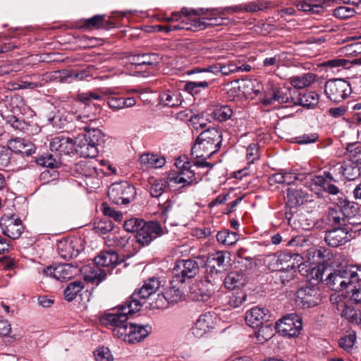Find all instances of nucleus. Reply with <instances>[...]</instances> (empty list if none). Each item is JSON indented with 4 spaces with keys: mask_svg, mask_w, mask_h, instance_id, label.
<instances>
[{
    "mask_svg": "<svg viewBox=\"0 0 361 361\" xmlns=\"http://www.w3.org/2000/svg\"><path fill=\"white\" fill-rule=\"evenodd\" d=\"M80 267L72 264H59L44 269V274L59 281L71 279L80 272Z\"/></svg>",
    "mask_w": 361,
    "mask_h": 361,
    "instance_id": "dca6fc26",
    "label": "nucleus"
},
{
    "mask_svg": "<svg viewBox=\"0 0 361 361\" xmlns=\"http://www.w3.org/2000/svg\"><path fill=\"white\" fill-rule=\"evenodd\" d=\"M352 92L350 83L341 78L327 81L324 86L326 97L333 102H340L346 99Z\"/></svg>",
    "mask_w": 361,
    "mask_h": 361,
    "instance_id": "ddd939ff",
    "label": "nucleus"
},
{
    "mask_svg": "<svg viewBox=\"0 0 361 361\" xmlns=\"http://www.w3.org/2000/svg\"><path fill=\"white\" fill-rule=\"evenodd\" d=\"M207 71L212 73H221L223 75H228L231 73H235L236 71V65L231 63L228 66L221 63H216L207 66Z\"/></svg>",
    "mask_w": 361,
    "mask_h": 361,
    "instance_id": "5fc2aeb1",
    "label": "nucleus"
},
{
    "mask_svg": "<svg viewBox=\"0 0 361 361\" xmlns=\"http://www.w3.org/2000/svg\"><path fill=\"white\" fill-rule=\"evenodd\" d=\"M269 311L265 307H254L247 311L245 314V322L247 324L252 328L259 327L267 320Z\"/></svg>",
    "mask_w": 361,
    "mask_h": 361,
    "instance_id": "bb28decb",
    "label": "nucleus"
},
{
    "mask_svg": "<svg viewBox=\"0 0 361 361\" xmlns=\"http://www.w3.org/2000/svg\"><path fill=\"white\" fill-rule=\"evenodd\" d=\"M114 228V223L106 217L102 219L94 224V229L95 232L100 234H106L111 231Z\"/></svg>",
    "mask_w": 361,
    "mask_h": 361,
    "instance_id": "864d4df0",
    "label": "nucleus"
},
{
    "mask_svg": "<svg viewBox=\"0 0 361 361\" xmlns=\"http://www.w3.org/2000/svg\"><path fill=\"white\" fill-rule=\"evenodd\" d=\"M297 93V90L291 87L282 86L275 87L272 89V94L270 97L263 99L262 104L265 106L271 105L277 102L279 104H292V98Z\"/></svg>",
    "mask_w": 361,
    "mask_h": 361,
    "instance_id": "a211bd4d",
    "label": "nucleus"
},
{
    "mask_svg": "<svg viewBox=\"0 0 361 361\" xmlns=\"http://www.w3.org/2000/svg\"><path fill=\"white\" fill-rule=\"evenodd\" d=\"M204 14V11L203 8H200L199 10H195L192 8H188L183 7L180 12H173L171 13L173 19L175 21H181L186 20V19L183 20V17H185L186 18H190V16H199Z\"/></svg>",
    "mask_w": 361,
    "mask_h": 361,
    "instance_id": "de8ad7c7",
    "label": "nucleus"
},
{
    "mask_svg": "<svg viewBox=\"0 0 361 361\" xmlns=\"http://www.w3.org/2000/svg\"><path fill=\"white\" fill-rule=\"evenodd\" d=\"M160 286L158 278H150L136 289L124 302L117 308L116 313H108L101 318V322L109 326L117 338H145L152 332L149 324L142 325L128 323V315L140 310L144 300L155 293Z\"/></svg>",
    "mask_w": 361,
    "mask_h": 361,
    "instance_id": "f257e3e1",
    "label": "nucleus"
},
{
    "mask_svg": "<svg viewBox=\"0 0 361 361\" xmlns=\"http://www.w3.org/2000/svg\"><path fill=\"white\" fill-rule=\"evenodd\" d=\"M201 166H210L208 161L195 159L193 163L185 161L182 166H178L179 171L175 174H170L171 182L176 184H183V186H190L197 184L201 180L202 173L198 171Z\"/></svg>",
    "mask_w": 361,
    "mask_h": 361,
    "instance_id": "423d86ee",
    "label": "nucleus"
},
{
    "mask_svg": "<svg viewBox=\"0 0 361 361\" xmlns=\"http://www.w3.org/2000/svg\"><path fill=\"white\" fill-rule=\"evenodd\" d=\"M348 155L347 159L350 161L353 165L361 171V145L352 144L347 147Z\"/></svg>",
    "mask_w": 361,
    "mask_h": 361,
    "instance_id": "c03bdc74",
    "label": "nucleus"
},
{
    "mask_svg": "<svg viewBox=\"0 0 361 361\" xmlns=\"http://www.w3.org/2000/svg\"><path fill=\"white\" fill-rule=\"evenodd\" d=\"M348 155L347 159L350 161L353 165L361 171V145L352 144L347 147Z\"/></svg>",
    "mask_w": 361,
    "mask_h": 361,
    "instance_id": "37998d69",
    "label": "nucleus"
},
{
    "mask_svg": "<svg viewBox=\"0 0 361 361\" xmlns=\"http://www.w3.org/2000/svg\"><path fill=\"white\" fill-rule=\"evenodd\" d=\"M94 262L99 267H103L107 271V274H111V271L115 268L122 260L119 259L118 254L114 250L102 251L94 257Z\"/></svg>",
    "mask_w": 361,
    "mask_h": 361,
    "instance_id": "4be33fe9",
    "label": "nucleus"
},
{
    "mask_svg": "<svg viewBox=\"0 0 361 361\" xmlns=\"http://www.w3.org/2000/svg\"><path fill=\"white\" fill-rule=\"evenodd\" d=\"M355 9L349 6H338L333 11L334 16L341 20L351 18L355 14Z\"/></svg>",
    "mask_w": 361,
    "mask_h": 361,
    "instance_id": "bf43d9fd",
    "label": "nucleus"
},
{
    "mask_svg": "<svg viewBox=\"0 0 361 361\" xmlns=\"http://www.w3.org/2000/svg\"><path fill=\"white\" fill-rule=\"evenodd\" d=\"M300 182L302 183L305 187L308 188L312 194V197L316 194V173L314 171L310 173H300Z\"/></svg>",
    "mask_w": 361,
    "mask_h": 361,
    "instance_id": "09e8293b",
    "label": "nucleus"
},
{
    "mask_svg": "<svg viewBox=\"0 0 361 361\" xmlns=\"http://www.w3.org/2000/svg\"><path fill=\"white\" fill-rule=\"evenodd\" d=\"M160 101L164 106L169 107L178 106L182 103L180 94L166 90L161 92L159 95Z\"/></svg>",
    "mask_w": 361,
    "mask_h": 361,
    "instance_id": "4c0bfd02",
    "label": "nucleus"
},
{
    "mask_svg": "<svg viewBox=\"0 0 361 361\" xmlns=\"http://www.w3.org/2000/svg\"><path fill=\"white\" fill-rule=\"evenodd\" d=\"M315 75L313 73H307L302 77L295 76L290 78V84L293 88L300 90L306 86L310 85L314 81Z\"/></svg>",
    "mask_w": 361,
    "mask_h": 361,
    "instance_id": "a18cd8bd",
    "label": "nucleus"
},
{
    "mask_svg": "<svg viewBox=\"0 0 361 361\" xmlns=\"http://www.w3.org/2000/svg\"><path fill=\"white\" fill-rule=\"evenodd\" d=\"M183 284L180 281L174 282V278L173 277L169 286L162 293L158 294L155 306L157 308H164L166 303L173 304L183 300L185 297L183 290Z\"/></svg>",
    "mask_w": 361,
    "mask_h": 361,
    "instance_id": "4468645a",
    "label": "nucleus"
},
{
    "mask_svg": "<svg viewBox=\"0 0 361 361\" xmlns=\"http://www.w3.org/2000/svg\"><path fill=\"white\" fill-rule=\"evenodd\" d=\"M221 142V132L215 128H208L197 137L191 149V155L195 159L207 161L220 149Z\"/></svg>",
    "mask_w": 361,
    "mask_h": 361,
    "instance_id": "20e7f679",
    "label": "nucleus"
},
{
    "mask_svg": "<svg viewBox=\"0 0 361 361\" xmlns=\"http://www.w3.org/2000/svg\"><path fill=\"white\" fill-rule=\"evenodd\" d=\"M0 228L4 235L13 240L19 238L24 230L22 221L15 215L3 216L0 219Z\"/></svg>",
    "mask_w": 361,
    "mask_h": 361,
    "instance_id": "2eb2a0df",
    "label": "nucleus"
},
{
    "mask_svg": "<svg viewBox=\"0 0 361 361\" xmlns=\"http://www.w3.org/2000/svg\"><path fill=\"white\" fill-rule=\"evenodd\" d=\"M316 276L313 279H306V284L298 290L297 300L300 302L304 307H314L316 304V283L314 281Z\"/></svg>",
    "mask_w": 361,
    "mask_h": 361,
    "instance_id": "f3484780",
    "label": "nucleus"
},
{
    "mask_svg": "<svg viewBox=\"0 0 361 361\" xmlns=\"http://www.w3.org/2000/svg\"><path fill=\"white\" fill-rule=\"evenodd\" d=\"M231 254L228 251H216L212 254L209 257V263L217 265L219 267L224 268L225 260L226 258H229Z\"/></svg>",
    "mask_w": 361,
    "mask_h": 361,
    "instance_id": "6e6d98bb",
    "label": "nucleus"
},
{
    "mask_svg": "<svg viewBox=\"0 0 361 361\" xmlns=\"http://www.w3.org/2000/svg\"><path fill=\"white\" fill-rule=\"evenodd\" d=\"M246 295L242 292L233 293L228 300L230 307L235 308L240 307L245 300Z\"/></svg>",
    "mask_w": 361,
    "mask_h": 361,
    "instance_id": "774afa93",
    "label": "nucleus"
},
{
    "mask_svg": "<svg viewBox=\"0 0 361 361\" xmlns=\"http://www.w3.org/2000/svg\"><path fill=\"white\" fill-rule=\"evenodd\" d=\"M140 162L146 168H161L164 166L166 160L163 157L151 153H144L140 157Z\"/></svg>",
    "mask_w": 361,
    "mask_h": 361,
    "instance_id": "2f4dec72",
    "label": "nucleus"
},
{
    "mask_svg": "<svg viewBox=\"0 0 361 361\" xmlns=\"http://www.w3.org/2000/svg\"><path fill=\"white\" fill-rule=\"evenodd\" d=\"M329 220L334 224H343L345 226V224H350V225L353 226V224H355V222H350L348 221V218H345L344 216H342V213L341 212V209L339 211L337 210H331L329 213ZM357 224H356L357 225Z\"/></svg>",
    "mask_w": 361,
    "mask_h": 361,
    "instance_id": "0e129e2a",
    "label": "nucleus"
},
{
    "mask_svg": "<svg viewBox=\"0 0 361 361\" xmlns=\"http://www.w3.org/2000/svg\"><path fill=\"white\" fill-rule=\"evenodd\" d=\"M50 149L60 154H68L75 149V141L63 135H56L51 139L49 145Z\"/></svg>",
    "mask_w": 361,
    "mask_h": 361,
    "instance_id": "a878e982",
    "label": "nucleus"
},
{
    "mask_svg": "<svg viewBox=\"0 0 361 361\" xmlns=\"http://www.w3.org/2000/svg\"><path fill=\"white\" fill-rule=\"evenodd\" d=\"M216 240L222 245L227 246L232 245L238 240L237 233L228 229H224L217 233Z\"/></svg>",
    "mask_w": 361,
    "mask_h": 361,
    "instance_id": "49530a36",
    "label": "nucleus"
},
{
    "mask_svg": "<svg viewBox=\"0 0 361 361\" xmlns=\"http://www.w3.org/2000/svg\"><path fill=\"white\" fill-rule=\"evenodd\" d=\"M221 273V271L217 269L215 267V265L213 264H209L208 262L207 265V273L204 276L205 281L209 283H216V280L218 279L219 275Z\"/></svg>",
    "mask_w": 361,
    "mask_h": 361,
    "instance_id": "e2e57ef3",
    "label": "nucleus"
},
{
    "mask_svg": "<svg viewBox=\"0 0 361 361\" xmlns=\"http://www.w3.org/2000/svg\"><path fill=\"white\" fill-rule=\"evenodd\" d=\"M136 195L134 186L126 181L114 183L108 190L109 200L117 205L129 204Z\"/></svg>",
    "mask_w": 361,
    "mask_h": 361,
    "instance_id": "1a4fd4ad",
    "label": "nucleus"
},
{
    "mask_svg": "<svg viewBox=\"0 0 361 361\" xmlns=\"http://www.w3.org/2000/svg\"><path fill=\"white\" fill-rule=\"evenodd\" d=\"M8 146L11 151L16 154H21L27 157L33 154L36 151V147L32 142L20 137L9 140Z\"/></svg>",
    "mask_w": 361,
    "mask_h": 361,
    "instance_id": "b1692460",
    "label": "nucleus"
},
{
    "mask_svg": "<svg viewBox=\"0 0 361 361\" xmlns=\"http://www.w3.org/2000/svg\"><path fill=\"white\" fill-rule=\"evenodd\" d=\"M286 206L290 208H295L298 206L307 202H312V194H309L306 191L296 189H288L286 197Z\"/></svg>",
    "mask_w": 361,
    "mask_h": 361,
    "instance_id": "393cba45",
    "label": "nucleus"
},
{
    "mask_svg": "<svg viewBox=\"0 0 361 361\" xmlns=\"http://www.w3.org/2000/svg\"><path fill=\"white\" fill-rule=\"evenodd\" d=\"M316 247H312L307 250V259L303 263H300L299 271L305 279H313L316 276Z\"/></svg>",
    "mask_w": 361,
    "mask_h": 361,
    "instance_id": "cd10ccee",
    "label": "nucleus"
},
{
    "mask_svg": "<svg viewBox=\"0 0 361 361\" xmlns=\"http://www.w3.org/2000/svg\"><path fill=\"white\" fill-rule=\"evenodd\" d=\"M259 147L256 143H251L246 150V159L249 164L254 163L255 161L259 159Z\"/></svg>",
    "mask_w": 361,
    "mask_h": 361,
    "instance_id": "338daca9",
    "label": "nucleus"
},
{
    "mask_svg": "<svg viewBox=\"0 0 361 361\" xmlns=\"http://www.w3.org/2000/svg\"><path fill=\"white\" fill-rule=\"evenodd\" d=\"M212 80L207 77L204 76L203 80H195L187 82L185 85L184 90L191 94H198L200 88L206 89L212 84Z\"/></svg>",
    "mask_w": 361,
    "mask_h": 361,
    "instance_id": "e433bc0d",
    "label": "nucleus"
},
{
    "mask_svg": "<svg viewBox=\"0 0 361 361\" xmlns=\"http://www.w3.org/2000/svg\"><path fill=\"white\" fill-rule=\"evenodd\" d=\"M123 228L128 232L136 233V241L142 246L149 245L168 232L166 228L162 227L158 221H146L138 218L126 220Z\"/></svg>",
    "mask_w": 361,
    "mask_h": 361,
    "instance_id": "f03ea898",
    "label": "nucleus"
},
{
    "mask_svg": "<svg viewBox=\"0 0 361 361\" xmlns=\"http://www.w3.org/2000/svg\"><path fill=\"white\" fill-rule=\"evenodd\" d=\"M343 317H345L352 324H358L361 313L350 305H345L340 311Z\"/></svg>",
    "mask_w": 361,
    "mask_h": 361,
    "instance_id": "3c124183",
    "label": "nucleus"
},
{
    "mask_svg": "<svg viewBox=\"0 0 361 361\" xmlns=\"http://www.w3.org/2000/svg\"><path fill=\"white\" fill-rule=\"evenodd\" d=\"M149 193L152 197L159 198L164 192L166 182L164 179L153 180L150 183Z\"/></svg>",
    "mask_w": 361,
    "mask_h": 361,
    "instance_id": "603ef678",
    "label": "nucleus"
},
{
    "mask_svg": "<svg viewBox=\"0 0 361 361\" xmlns=\"http://www.w3.org/2000/svg\"><path fill=\"white\" fill-rule=\"evenodd\" d=\"M336 180L329 171H324L323 175H317V187L330 195H337L339 192L338 188L334 184Z\"/></svg>",
    "mask_w": 361,
    "mask_h": 361,
    "instance_id": "c756f323",
    "label": "nucleus"
},
{
    "mask_svg": "<svg viewBox=\"0 0 361 361\" xmlns=\"http://www.w3.org/2000/svg\"><path fill=\"white\" fill-rule=\"evenodd\" d=\"M35 161L40 166L50 169H56L61 164L59 159L50 153H44L43 154L36 157Z\"/></svg>",
    "mask_w": 361,
    "mask_h": 361,
    "instance_id": "79ce46f5",
    "label": "nucleus"
},
{
    "mask_svg": "<svg viewBox=\"0 0 361 361\" xmlns=\"http://www.w3.org/2000/svg\"><path fill=\"white\" fill-rule=\"evenodd\" d=\"M265 8L262 2L259 1L249 2L245 4L240 5L238 6L231 7L229 9H231L233 12H237L238 11H245L247 12H257L259 11H262Z\"/></svg>",
    "mask_w": 361,
    "mask_h": 361,
    "instance_id": "4d7b16f0",
    "label": "nucleus"
},
{
    "mask_svg": "<svg viewBox=\"0 0 361 361\" xmlns=\"http://www.w3.org/2000/svg\"><path fill=\"white\" fill-rule=\"evenodd\" d=\"M85 133L78 135L75 140V151L81 157L94 158L99 153L98 147L104 142V134L98 128L83 127Z\"/></svg>",
    "mask_w": 361,
    "mask_h": 361,
    "instance_id": "39448f33",
    "label": "nucleus"
},
{
    "mask_svg": "<svg viewBox=\"0 0 361 361\" xmlns=\"http://www.w3.org/2000/svg\"><path fill=\"white\" fill-rule=\"evenodd\" d=\"M78 242L77 240L66 238L61 240L57 243V251L61 258L65 260H69L76 257L80 250L78 247Z\"/></svg>",
    "mask_w": 361,
    "mask_h": 361,
    "instance_id": "5701e85b",
    "label": "nucleus"
},
{
    "mask_svg": "<svg viewBox=\"0 0 361 361\" xmlns=\"http://www.w3.org/2000/svg\"><path fill=\"white\" fill-rule=\"evenodd\" d=\"M333 30L331 25L324 26L322 23L317 22V46L323 44V47H325L329 42L331 39V35L329 33Z\"/></svg>",
    "mask_w": 361,
    "mask_h": 361,
    "instance_id": "a19ab883",
    "label": "nucleus"
},
{
    "mask_svg": "<svg viewBox=\"0 0 361 361\" xmlns=\"http://www.w3.org/2000/svg\"><path fill=\"white\" fill-rule=\"evenodd\" d=\"M174 204L175 202L169 197L163 203H159V211L165 219L173 213Z\"/></svg>",
    "mask_w": 361,
    "mask_h": 361,
    "instance_id": "69168bd1",
    "label": "nucleus"
},
{
    "mask_svg": "<svg viewBox=\"0 0 361 361\" xmlns=\"http://www.w3.org/2000/svg\"><path fill=\"white\" fill-rule=\"evenodd\" d=\"M59 173L56 168L46 169L39 175V180L43 184L49 183L54 180H58Z\"/></svg>",
    "mask_w": 361,
    "mask_h": 361,
    "instance_id": "680f3d73",
    "label": "nucleus"
},
{
    "mask_svg": "<svg viewBox=\"0 0 361 361\" xmlns=\"http://www.w3.org/2000/svg\"><path fill=\"white\" fill-rule=\"evenodd\" d=\"M355 268V267H345L334 270L324 279V264L317 262V283L323 281L332 290L341 291L349 286L359 282L360 274L357 272V270H354Z\"/></svg>",
    "mask_w": 361,
    "mask_h": 361,
    "instance_id": "7ed1b4c3",
    "label": "nucleus"
},
{
    "mask_svg": "<svg viewBox=\"0 0 361 361\" xmlns=\"http://www.w3.org/2000/svg\"><path fill=\"white\" fill-rule=\"evenodd\" d=\"M204 26L199 22H196V18L194 19L186 18V20H181L176 25H169V30H192L193 32L202 30Z\"/></svg>",
    "mask_w": 361,
    "mask_h": 361,
    "instance_id": "c9c22d12",
    "label": "nucleus"
},
{
    "mask_svg": "<svg viewBox=\"0 0 361 361\" xmlns=\"http://www.w3.org/2000/svg\"><path fill=\"white\" fill-rule=\"evenodd\" d=\"M212 329L213 317L210 313H205L200 316L190 331L195 338H201L210 336Z\"/></svg>",
    "mask_w": 361,
    "mask_h": 361,
    "instance_id": "aec40b11",
    "label": "nucleus"
},
{
    "mask_svg": "<svg viewBox=\"0 0 361 361\" xmlns=\"http://www.w3.org/2000/svg\"><path fill=\"white\" fill-rule=\"evenodd\" d=\"M257 328V330H255L253 334V336L256 338H259L261 337L262 338H272L274 336V330H275L274 326L269 324L263 325L262 324Z\"/></svg>",
    "mask_w": 361,
    "mask_h": 361,
    "instance_id": "052dcab7",
    "label": "nucleus"
},
{
    "mask_svg": "<svg viewBox=\"0 0 361 361\" xmlns=\"http://www.w3.org/2000/svg\"><path fill=\"white\" fill-rule=\"evenodd\" d=\"M198 259H188L176 261L173 268V277L174 282L180 281L185 283L187 281L193 279L200 271V263Z\"/></svg>",
    "mask_w": 361,
    "mask_h": 361,
    "instance_id": "9b49d317",
    "label": "nucleus"
},
{
    "mask_svg": "<svg viewBox=\"0 0 361 361\" xmlns=\"http://www.w3.org/2000/svg\"><path fill=\"white\" fill-rule=\"evenodd\" d=\"M352 62L349 60L344 59H334L327 61H321L317 60V70L321 71L322 69L328 71L334 68H350L351 67Z\"/></svg>",
    "mask_w": 361,
    "mask_h": 361,
    "instance_id": "473e14b6",
    "label": "nucleus"
},
{
    "mask_svg": "<svg viewBox=\"0 0 361 361\" xmlns=\"http://www.w3.org/2000/svg\"><path fill=\"white\" fill-rule=\"evenodd\" d=\"M314 100V92H307L305 90L300 91L297 90V93L292 98V104L300 105L307 109H313L315 106Z\"/></svg>",
    "mask_w": 361,
    "mask_h": 361,
    "instance_id": "7c9ffc66",
    "label": "nucleus"
},
{
    "mask_svg": "<svg viewBox=\"0 0 361 361\" xmlns=\"http://www.w3.org/2000/svg\"><path fill=\"white\" fill-rule=\"evenodd\" d=\"M129 61L135 65L136 68L150 69L155 67L158 63V56L155 54H143L133 55L129 57Z\"/></svg>",
    "mask_w": 361,
    "mask_h": 361,
    "instance_id": "c85d7f7f",
    "label": "nucleus"
},
{
    "mask_svg": "<svg viewBox=\"0 0 361 361\" xmlns=\"http://www.w3.org/2000/svg\"><path fill=\"white\" fill-rule=\"evenodd\" d=\"M338 207L341 209L342 216L348 218L350 221L351 218L355 217L358 212V204L354 202L350 201L346 198L340 199Z\"/></svg>",
    "mask_w": 361,
    "mask_h": 361,
    "instance_id": "f704fd0d",
    "label": "nucleus"
},
{
    "mask_svg": "<svg viewBox=\"0 0 361 361\" xmlns=\"http://www.w3.org/2000/svg\"><path fill=\"white\" fill-rule=\"evenodd\" d=\"M75 171L85 177L87 186L92 188H99L104 173L102 169L97 168L94 161H81L76 164Z\"/></svg>",
    "mask_w": 361,
    "mask_h": 361,
    "instance_id": "f8f14e48",
    "label": "nucleus"
},
{
    "mask_svg": "<svg viewBox=\"0 0 361 361\" xmlns=\"http://www.w3.org/2000/svg\"><path fill=\"white\" fill-rule=\"evenodd\" d=\"M350 224H345V226L335 228L328 231L325 233L326 243L333 247L343 245L355 237L357 231L361 230V224H357L354 227Z\"/></svg>",
    "mask_w": 361,
    "mask_h": 361,
    "instance_id": "6e6552de",
    "label": "nucleus"
},
{
    "mask_svg": "<svg viewBox=\"0 0 361 361\" xmlns=\"http://www.w3.org/2000/svg\"><path fill=\"white\" fill-rule=\"evenodd\" d=\"M274 272V277L285 285L288 282L293 280L296 274V269H287V270H271Z\"/></svg>",
    "mask_w": 361,
    "mask_h": 361,
    "instance_id": "13d9d810",
    "label": "nucleus"
},
{
    "mask_svg": "<svg viewBox=\"0 0 361 361\" xmlns=\"http://www.w3.org/2000/svg\"><path fill=\"white\" fill-rule=\"evenodd\" d=\"M80 270L86 282L96 286L104 281L108 274L106 269L99 267L94 262L92 265H86L80 268Z\"/></svg>",
    "mask_w": 361,
    "mask_h": 361,
    "instance_id": "412c9836",
    "label": "nucleus"
},
{
    "mask_svg": "<svg viewBox=\"0 0 361 361\" xmlns=\"http://www.w3.org/2000/svg\"><path fill=\"white\" fill-rule=\"evenodd\" d=\"M212 114L216 120L223 122L231 118L233 111L228 105H221L216 106L213 111Z\"/></svg>",
    "mask_w": 361,
    "mask_h": 361,
    "instance_id": "8fccbe9b",
    "label": "nucleus"
},
{
    "mask_svg": "<svg viewBox=\"0 0 361 361\" xmlns=\"http://www.w3.org/2000/svg\"><path fill=\"white\" fill-rule=\"evenodd\" d=\"M302 327L301 317L295 313H291L276 322L274 329L281 336L298 337L300 334Z\"/></svg>",
    "mask_w": 361,
    "mask_h": 361,
    "instance_id": "9d476101",
    "label": "nucleus"
},
{
    "mask_svg": "<svg viewBox=\"0 0 361 361\" xmlns=\"http://www.w3.org/2000/svg\"><path fill=\"white\" fill-rule=\"evenodd\" d=\"M302 257L295 252L284 251L269 255L267 257V267L270 270L297 269L300 268Z\"/></svg>",
    "mask_w": 361,
    "mask_h": 361,
    "instance_id": "0eeeda50",
    "label": "nucleus"
},
{
    "mask_svg": "<svg viewBox=\"0 0 361 361\" xmlns=\"http://www.w3.org/2000/svg\"><path fill=\"white\" fill-rule=\"evenodd\" d=\"M341 169H342V175L348 180H355L361 176V171L359 167L357 168L353 165L348 159L343 162Z\"/></svg>",
    "mask_w": 361,
    "mask_h": 361,
    "instance_id": "ea45409f",
    "label": "nucleus"
},
{
    "mask_svg": "<svg viewBox=\"0 0 361 361\" xmlns=\"http://www.w3.org/2000/svg\"><path fill=\"white\" fill-rule=\"evenodd\" d=\"M83 288V282L80 281L71 282L63 291L64 298L68 302L73 301Z\"/></svg>",
    "mask_w": 361,
    "mask_h": 361,
    "instance_id": "58836bf2",
    "label": "nucleus"
},
{
    "mask_svg": "<svg viewBox=\"0 0 361 361\" xmlns=\"http://www.w3.org/2000/svg\"><path fill=\"white\" fill-rule=\"evenodd\" d=\"M105 15H95L92 18L82 19L79 23L78 27L83 30H110L116 27V24L109 20L105 18Z\"/></svg>",
    "mask_w": 361,
    "mask_h": 361,
    "instance_id": "6ab92c4d",
    "label": "nucleus"
},
{
    "mask_svg": "<svg viewBox=\"0 0 361 361\" xmlns=\"http://www.w3.org/2000/svg\"><path fill=\"white\" fill-rule=\"evenodd\" d=\"M224 282L226 288L233 290L245 286L247 279L243 274L233 271L227 274Z\"/></svg>",
    "mask_w": 361,
    "mask_h": 361,
    "instance_id": "72a5a7b5",
    "label": "nucleus"
}]
</instances>
